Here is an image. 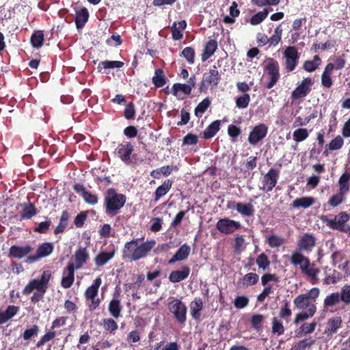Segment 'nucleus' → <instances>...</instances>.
Masks as SVG:
<instances>
[{"instance_id": "7", "label": "nucleus", "mask_w": 350, "mask_h": 350, "mask_svg": "<svg viewBox=\"0 0 350 350\" xmlns=\"http://www.w3.org/2000/svg\"><path fill=\"white\" fill-rule=\"evenodd\" d=\"M279 178V172L274 168H271L265 174L262 181V186L260 189L264 191L269 192L275 186Z\"/></svg>"}, {"instance_id": "39", "label": "nucleus", "mask_w": 350, "mask_h": 350, "mask_svg": "<svg viewBox=\"0 0 350 350\" xmlns=\"http://www.w3.org/2000/svg\"><path fill=\"white\" fill-rule=\"evenodd\" d=\"M36 213V209L32 203H25L23 204V211L21 213L23 219H31Z\"/></svg>"}, {"instance_id": "60", "label": "nucleus", "mask_w": 350, "mask_h": 350, "mask_svg": "<svg viewBox=\"0 0 350 350\" xmlns=\"http://www.w3.org/2000/svg\"><path fill=\"white\" fill-rule=\"evenodd\" d=\"M245 239L243 236H237L234 239V251L237 253H241L245 249Z\"/></svg>"}, {"instance_id": "17", "label": "nucleus", "mask_w": 350, "mask_h": 350, "mask_svg": "<svg viewBox=\"0 0 350 350\" xmlns=\"http://www.w3.org/2000/svg\"><path fill=\"white\" fill-rule=\"evenodd\" d=\"M32 250L33 248L29 245L24 246L12 245L9 250V254L13 258L21 259L27 256Z\"/></svg>"}, {"instance_id": "30", "label": "nucleus", "mask_w": 350, "mask_h": 350, "mask_svg": "<svg viewBox=\"0 0 350 350\" xmlns=\"http://www.w3.org/2000/svg\"><path fill=\"white\" fill-rule=\"evenodd\" d=\"M317 311L316 306H310L306 311L301 312L296 315L294 323L297 324L300 321H306L314 316Z\"/></svg>"}, {"instance_id": "24", "label": "nucleus", "mask_w": 350, "mask_h": 350, "mask_svg": "<svg viewBox=\"0 0 350 350\" xmlns=\"http://www.w3.org/2000/svg\"><path fill=\"white\" fill-rule=\"evenodd\" d=\"M290 260L292 265H298L299 269L308 263L309 259L304 256L300 251L296 250L292 252Z\"/></svg>"}, {"instance_id": "54", "label": "nucleus", "mask_w": 350, "mask_h": 350, "mask_svg": "<svg viewBox=\"0 0 350 350\" xmlns=\"http://www.w3.org/2000/svg\"><path fill=\"white\" fill-rule=\"evenodd\" d=\"M250 101V96L247 94H244L242 96L238 97L236 100V106L238 108L244 109L248 106Z\"/></svg>"}, {"instance_id": "16", "label": "nucleus", "mask_w": 350, "mask_h": 350, "mask_svg": "<svg viewBox=\"0 0 350 350\" xmlns=\"http://www.w3.org/2000/svg\"><path fill=\"white\" fill-rule=\"evenodd\" d=\"M133 150V146L130 142H127L126 144L119 145L116 150V152L123 162L129 163Z\"/></svg>"}, {"instance_id": "34", "label": "nucleus", "mask_w": 350, "mask_h": 350, "mask_svg": "<svg viewBox=\"0 0 350 350\" xmlns=\"http://www.w3.org/2000/svg\"><path fill=\"white\" fill-rule=\"evenodd\" d=\"M172 181L165 180L161 186L158 187L155 191V201H158L161 197L164 196L172 187Z\"/></svg>"}, {"instance_id": "61", "label": "nucleus", "mask_w": 350, "mask_h": 350, "mask_svg": "<svg viewBox=\"0 0 350 350\" xmlns=\"http://www.w3.org/2000/svg\"><path fill=\"white\" fill-rule=\"evenodd\" d=\"M284 332V327L282 323L274 318L272 321V332L280 336L282 335Z\"/></svg>"}, {"instance_id": "49", "label": "nucleus", "mask_w": 350, "mask_h": 350, "mask_svg": "<svg viewBox=\"0 0 350 350\" xmlns=\"http://www.w3.org/2000/svg\"><path fill=\"white\" fill-rule=\"evenodd\" d=\"M268 11L264 10L262 12H259L254 14L250 19V23L252 25H257L262 22L267 16Z\"/></svg>"}, {"instance_id": "59", "label": "nucleus", "mask_w": 350, "mask_h": 350, "mask_svg": "<svg viewBox=\"0 0 350 350\" xmlns=\"http://www.w3.org/2000/svg\"><path fill=\"white\" fill-rule=\"evenodd\" d=\"M344 144L343 139L340 136L336 137L329 144V149L331 150H336L340 149Z\"/></svg>"}, {"instance_id": "20", "label": "nucleus", "mask_w": 350, "mask_h": 350, "mask_svg": "<svg viewBox=\"0 0 350 350\" xmlns=\"http://www.w3.org/2000/svg\"><path fill=\"white\" fill-rule=\"evenodd\" d=\"M315 245V238L309 234H305L298 243L299 251H311Z\"/></svg>"}, {"instance_id": "32", "label": "nucleus", "mask_w": 350, "mask_h": 350, "mask_svg": "<svg viewBox=\"0 0 350 350\" xmlns=\"http://www.w3.org/2000/svg\"><path fill=\"white\" fill-rule=\"evenodd\" d=\"M89 17L88 11L86 8H82L76 13L75 23L78 29L83 27Z\"/></svg>"}, {"instance_id": "43", "label": "nucleus", "mask_w": 350, "mask_h": 350, "mask_svg": "<svg viewBox=\"0 0 350 350\" xmlns=\"http://www.w3.org/2000/svg\"><path fill=\"white\" fill-rule=\"evenodd\" d=\"M321 64V59L318 55H315L312 61H306L304 64V69L308 72L315 70Z\"/></svg>"}, {"instance_id": "8", "label": "nucleus", "mask_w": 350, "mask_h": 350, "mask_svg": "<svg viewBox=\"0 0 350 350\" xmlns=\"http://www.w3.org/2000/svg\"><path fill=\"white\" fill-rule=\"evenodd\" d=\"M349 215L345 212H342L337 215L333 219L323 218V221L326 224L327 226L333 230H338L340 231L346 232V230L344 229V225L349 221Z\"/></svg>"}, {"instance_id": "14", "label": "nucleus", "mask_w": 350, "mask_h": 350, "mask_svg": "<svg viewBox=\"0 0 350 350\" xmlns=\"http://www.w3.org/2000/svg\"><path fill=\"white\" fill-rule=\"evenodd\" d=\"M75 265L73 262H70L63 273V278L61 282L62 286L68 288H70L75 280Z\"/></svg>"}, {"instance_id": "44", "label": "nucleus", "mask_w": 350, "mask_h": 350, "mask_svg": "<svg viewBox=\"0 0 350 350\" xmlns=\"http://www.w3.org/2000/svg\"><path fill=\"white\" fill-rule=\"evenodd\" d=\"M44 33L42 31H36L31 38V43L34 48H40L42 46Z\"/></svg>"}, {"instance_id": "50", "label": "nucleus", "mask_w": 350, "mask_h": 350, "mask_svg": "<svg viewBox=\"0 0 350 350\" xmlns=\"http://www.w3.org/2000/svg\"><path fill=\"white\" fill-rule=\"evenodd\" d=\"M293 139L297 142L305 140L309 135L306 129H298L293 132Z\"/></svg>"}, {"instance_id": "12", "label": "nucleus", "mask_w": 350, "mask_h": 350, "mask_svg": "<svg viewBox=\"0 0 350 350\" xmlns=\"http://www.w3.org/2000/svg\"><path fill=\"white\" fill-rule=\"evenodd\" d=\"M312 84L310 78H305L301 83L293 91L291 97L293 100L304 98L310 91V86Z\"/></svg>"}, {"instance_id": "6", "label": "nucleus", "mask_w": 350, "mask_h": 350, "mask_svg": "<svg viewBox=\"0 0 350 350\" xmlns=\"http://www.w3.org/2000/svg\"><path fill=\"white\" fill-rule=\"evenodd\" d=\"M220 80L219 72L215 66L205 72L201 83L200 90L204 91L208 86L216 87Z\"/></svg>"}, {"instance_id": "21", "label": "nucleus", "mask_w": 350, "mask_h": 350, "mask_svg": "<svg viewBox=\"0 0 350 350\" xmlns=\"http://www.w3.org/2000/svg\"><path fill=\"white\" fill-rule=\"evenodd\" d=\"M89 258V254L85 248H79L75 254V268L80 269Z\"/></svg>"}, {"instance_id": "64", "label": "nucleus", "mask_w": 350, "mask_h": 350, "mask_svg": "<svg viewBox=\"0 0 350 350\" xmlns=\"http://www.w3.org/2000/svg\"><path fill=\"white\" fill-rule=\"evenodd\" d=\"M83 198L85 202L92 205H94L98 202L97 196L88 191L83 193Z\"/></svg>"}, {"instance_id": "57", "label": "nucleus", "mask_w": 350, "mask_h": 350, "mask_svg": "<svg viewBox=\"0 0 350 350\" xmlns=\"http://www.w3.org/2000/svg\"><path fill=\"white\" fill-rule=\"evenodd\" d=\"M256 264L259 269L265 270L269 266L270 262L267 256L265 254H261L256 258Z\"/></svg>"}, {"instance_id": "55", "label": "nucleus", "mask_w": 350, "mask_h": 350, "mask_svg": "<svg viewBox=\"0 0 350 350\" xmlns=\"http://www.w3.org/2000/svg\"><path fill=\"white\" fill-rule=\"evenodd\" d=\"M182 55L187 59L189 64H192L194 62V49L191 47H186L182 51Z\"/></svg>"}, {"instance_id": "27", "label": "nucleus", "mask_w": 350, "mask_h": 350, "mask_svg": "<svg viewBox=\"0 0 350 350\" xmlns=\"http://www.w3.org/2000/svg\"><path fill=\"white\" fill-rule=\"evenodd\" d=\"M102 280L100 278H96L93 284L89 286L85 291V297L87 299L89 298H96L98 295V291L100 286L101 285Z\"/></svg>"}, {"instance_id": "10", "label": "nucleus", "mask_w": 350, "mask_h": 350, "mask_svg": "<svg viewBox=\"0 0 350 350\" xmlns=\"http://www.w3.org/2000/svg\"><path fill=\"white\" fill-rule=\"evenodd\" d=\"M53 251V245L51 243H44L38 246L35 255L27 256L25 262L27 263L34 262L40 258L49 256Z\"/></svg>"}, {"instance_id": "1", "label": "nucleus", "mask_w": 350, "mask_h": 350, "mask_svg": "<svg viewBox=\"0 0 350 350\" xmlns=\"http://www.w3.org/2000/svg\"><path fill=\"white\" fill-rule=\"evenodd\" d=\"M155 245L156 241L153 239L141 242L139 239H134L124 244L123 256L131 260H138L146 257Z\"/></svg>"}, {"instance_id": "19", "label": "nucleus", "mask_w": 350, "mask_h": 350, "mask_svg": "<svg viewBox=\"0 0 350 350\" xmlns=\"http://www.w3.org/2000/svg\"><path fill=\"white\" fill-rule=\"evenodd\" d=\"M342 324V319L340 317H336L331 318L328 320L326 327H325V334L329 338L332 337V336L336 334L338 329L340 327Z\"/></svg>"}, {"instance_id": "4", "label": "nucleus", "mask_w": 350, "mask_h": 350, "mask_svg": "<svg viewBox=\"0 0 350 350\" xmlns=\"http://www.w3.org/2000/svg\"><path fill=\"white\" fill-rule=\"evenodd\" d=\"M168 309L180 323H185L187 319V307L180 299H173L168 304Z\"/></svg>"}, {"instance_id": "51", "label": "nucleus", "mask_w": 350, "mask_h": 350, "mask_svg": "<svg viewBox=\"0 0 350 350\" xmlns=\"http://www.w3.org/2000/svg\"><path fill=\"white\" fill-rule=\"evenodd\" d=\"M344 200L345 194L338 191L329 198L328 203L331 206L336 207L342 203Z\"/></svg>"}, {"instance_id": "11", "label": "nucleus", "mask_w": 350, "mask_h": 350, "mask_svg": "<svg viewBox=\"0 0 350 350\" xmlns=\"http://www.w3.org/2000/svg\"><path fill=\"white\" fill-rule=\"evenodd\" d=\"M268 132V127L264 124L256 126L249 135L248 142L251 145H256L264 139Z\"/></svg>"}, {"instance_id": "41", "label": "nucleus", "mask_w": 350, "mask_h": 350, "mask_svg": "<svg viewBox=\"0 0 350 350\" xmlns=\"http://www.w3.org/2000/svg\"><path fill=\"white\" fill-rule=\"evenodd\" d=\"M120 301L118 299H113L109 305V311L114 318H118L121 313Z\"/></svg>"}, {"instance_id": "23", "label": "nucleus", "mask_w": 350, "mask_h": 350, "mask_svg": "<svg viewBox=\"0 0 350 350\" xmlns=\"http://www.w3.org/2000/svg\"><path fill=\"white\" fill-rule=\"evenodd\" d=\"M204 303L200 297H196L190 304V312L194 319H198L200 317V311L202 310Z\"/></svg>"}, {"instance_id": "22", "label": "nucleus", "mask_w": 350, "mask_h": 350, "mask_svg": "<svg viewBox=\"0 0 350 350\" xmlns=\"http://www.w3.org/2000/svg\"><path fill=\"white\" fill-rule=\"evenodd\" d=\"M190 247L187 244L180 246L176 254L169 260L170 264H172L176 261H180L186 259L190 253Z\"/></svg>"}, {"instance_id": "26", "label": "nucleus", "mask_w": 350, "mask_h": 350, "mask_svg": "<svg viewBox=\"0 0 350 350\" xmlns=\"http://www.w3.org/2000/svg\"><path fill=\"white\" fill-rule=\"evenodd\" d=\"M115 252H100L94 258V262L97 267H101L106 265L114 256Z\"/></svg>"}, {"instance_id": "62", "label": "nucleus", "mask_w": 350, "mask_h": 350, "mask_svg": "<svg viewBox=\"0 0 350 350\" xmlns=\"http://www.w3.org/2000/svg\"><path fill=\"white\" fill-rule=\"evenodd\" d=\"M317 325V323L314 321L310 323H304L301 325L300 329L304 334H309L314 331Z\"/></svg>"}, {"instance_id": "47", "label": "nucleus", "mask_w": 350, "mask_h": 350, "mask_svg": "<svg viewBox=\"0 0 350 350\" xmlns=\"http://www.w3.org/2000/svg\"><path fill=\"white\" fill-rule=\"evenodd\" d=\"M282 29L280 25H278L274 29L273 35L269 38V43L272 46H277L282 39Z\"/></svg>"}, {"instance_id": "46", "label": "nucleus", "mask_w": 350, "mask_h": 350, "mask_svg": "<svg viewBox=\"0 0 350 350\" xmlns=\"http://www.w3.org/2000/svg\"><path fill=\"white\" fill-rule=\"evenodd\" d=\"M340 300V294L334 293L325 297L323 304L325 307H332L337 304Z\"/></svg>"}, {"instance_id": "31", "label": "nucleus", "mask_w": 350, "mask_h": 350, "mask_svg": "<svg viewBox=\"0 0 350 350\" xmlns=\"http://www.w3.org/2000/svg\"><path fill=\"white\" fill-rule=\"evenodd\" d=\"M301 273L313 280H316L318 273H319V270L315 268L314 265L310 263V260L308 261V263H306L305 266L302 267L301 269Z\"/></svg>"}, {"instance_id": "15", "label": "nucleus", "mask_w": 350, "mask_h": 350, "mask_svg": "<svg viewBox=\"0 0 350 350\" xmlns=\"http://www.w3.org/2000/svg\"><path fill=\"white\" fill-rule=\"evenodd\" d=\"M196 84L195 77H192L189 79L187 83H175L172 87L173 95L179 96V92H182L185 95H188L191 93L192 88Z\"/></svg>"}, {"instance_id": "56", "label": "nucleus", "mask_w": 350, "mask_h": 350, "mask_svg": "<svg viewBox=\"0 0 350 350\" xmlns=\"http://www.w3.org/2000/svg\"><path fill=\"white\" fill-rule=\"evenodd\" d=\"M249 304V299L245 296H237L234 300V306L237 309H242Z\"/></svg>"}, {"instance_id": "58", "label": "nucleus", "mask_w": 350, "mask_h": 350, "mask_svg": "<svg viewBox=\"0 0 350 350\" xmlns=\"http://www.w3.org/2000/svg\"><path fill=\"white\" fill-rule=\"evenodd\" d=\"M340 299L345 304L350 303V286L345 285L342 288Z\"/></svg>"}, {"instance_id": "63", "label": "nucleus", "mask_w": 350, "mask_h": 350, "mask_svg": "<svg viewBox=\"0 0 350 350\" xmlns=\"http://www.w3.org/2000/svg\"><path fill=\"white\" fill-rule=\"evenodd\" d=\"M103 326L106 330L113 332L118 329V325L116 322L112 319H105L103 322Z\"/></svg>"}, {"instance_id": "9", "label": "nucleus", "mask_w": 350, "mask_h": 350, "mask_svg": "<svg viewBox=\"0 0 350 350\" xmlns=\"http://www.w3.org/2000/svg\"><path fill=\"white\" fill-rule=\"evenodd\" d=\"M241 227L239 221L229 218L220 219L216 224L217 229L224 234H231Z\"/></svg>"}, {"instance_id": "29", "label": "nucleus", "mask_w": 350, "mask_h": 350, "mask_svg": "<svg viewBox=\"0 0 350 350\" xmlns=\"http://www.w3.org/2000/svg\"><path fill=\"white\" fill-rule=\"evenodd\" d=\"M18 312V308L14 306H9L5 311H0V324L6 323L12 318Z\"/></svg>"}, {"instance_id": "40", "label": "nucleus", "mask_w": 350, "mask_h": 350, "mask_svg": "<svg viewBox=\"0 0 350 350\" xmlns=\"http://www.w3.org/2000/svg\"><path fill=\"white\" fill-rule=\"evenodd\" d=\"M220 122L218 120L212 122L204 131L203 135L205 139L213 137L219 130Z\"/></svg>"}, {"instance_id": "53", "label": "nucleus", "mask_w": 350, "mask_h": 350, "mask_svg": "<svg viewBox=\"0 0 350 350\" xmlns=\"http://www.w3.org/2000/svg\"><path fill=\"white\" fill-rule=\"evenodd\" d=\"M258 279L259 277L256 273H249L244 276L243 282L246 286L254 285L258 282Z\"/></svg>"}, {"instance_id": "13", "label": "nucleus", "mask_w": 350, "mask_h": 350, "mask_svg": "<svg viewBox=\"0 0 350 350\" xmlns=\"http://www.w3.org/2000/svg\"><path fill=\"white\" fill-rule=\"evenodd\" d=\"M267 71L269 75L270 81L267 85L268 89L272 88L279 79V66L276 61L271 60L267 66Z\"/></svg>"}, {"instance_id": "25", "label": "nucleus", "mask_w": 350, "mask_h": 350, "mask_svg": "<svg viewBox=\"0 0 350 350\" xmlns=\"http://www.w3.org/2000/svg\"><path fill=\"white\" fill-rule=\"evenodd\" d=\"M316 340L312 337L305 338L298 342H294L293 350H306L310 349L315 343Z\"/></svg>"}, {"instance_id": "42", "label": "nucleus", "mask_w": 350, "mask_h": 350, "mask_svg": "<svg viewBox=\"0 0 350 350\" xmlns=\"http://www.w3.org/2000/svg\"><path fill=\"white\" fill-rule=\"evenodd\" d=\"M124 66V63L120 61H103L101 62L98 66L99 71H101L102 68L111 69V68H120Z\"/></svg>"}, {"instance_id": "52", "label": "nucleus", "mask_w": 350, "mask_h": 350, "mask_svg": "<svg viewBox=\"0 0 350 350\" xmlns=\"http://www.w3.org/2000/svg\"><path fill=\"white\" fill-rule=\"evenodd\" d=\"M267 243L271 247H276L282 245L284 243V239L277 235H271L267 239Z\"/></svg>"}, {"instance_id": "48", "label": "nucleus", "mask_w": 350, "mask_h": 350, "mask_svg": "<svg viewBox=\"0 0 350 350\" xmlns=\"http://www.w3.org/2000/svg\"><path fill=\"white\" fill-rule=\"evenodd\" d=\"M211 104L208 98H204L200 102L196 108L195 109V114L198 117L202 116V115L206 111Z\"/></svg>"}, {"instance_id": "37", "label": "nucleus", "mask_w": 350, "mask_h": 350, "mask_svg": "<svg viewBox=\"0 0 350 350\" xmlns=\"http://www.w3.org/2000/svg\"><path fill=\"white\" fill-rule=\"evenodd\" d=\"M236 210L238 213L243 216H252L254 214V210L251 204H243L238 202L236 205Z\"/></svg>"}, {"instance_id": "45", "label": "nucleus", "mask_w": 350, "mask_h": 350, "mask_svg": "<svg viewBox=\"0 0 350 350\" xmlns=\"http://www.w3.org/2000/svg\"><path fill=\"white\" fill-rule=\"evenodd\" d=\"M152 83L157 88L163 87L165 84V78L162 70L157 69L155 70L154 76L152 77Z\"/></svg>"}, {"instance_id": "28", "label": "nucleus", "mask_w": 350, "mask_h": 350, "mask_svg": "<svg viewBox=\"0 0 350 350\" xmlns=\"http://www.w3.org/2000/svg\"><path fill=\"white\" fill-rule=\"evenodd\" d=\"M295 307L299 310L304 308H310V306H315L314 304L310 302L309 298L305 295H299L293 301Z\"/></svg>"}, {"instance_id": "2", "label": "nucleus", "mask_w": 350, "mask_h": 350, "mask_svg": "<svg viewBox=\"0 0 350 350\" xmlns=\"http://www.w3.org/2000/svg\"><path fill=\"white\" fill-rule=\"evenodd\" d=\"M126 202V196L117 193L113 189H109L105 198L106 213L111 216L116 215L124 206Z\"/></svg>"}, {"instance_id": "35", "label": "nucleus", "mask_w": 350, "mask_h": 350, "mask_svg": "<svg viewBox=\"0 0 350 350\" xmlns=\"http://www.w3.org/2000/svg\"><path fill=\"white\" fill-rule=\"evenodd\" d=\"M217 48V42L214 40H209L205 46L203 54L202 55V60L206 61L212 55H213Z\"/></svg>"}, {"instance_id": "38", "label": "nucleus", "mask_w": 350, "mask_h": 350, "mask_svg": "<svg viewBox=\"0 0 350 350\" xmlns=\"http://www.w3.org/2000/svg\"><path fill=\"white\" fill-rule=\"evenodd\" d=\"M314 203V199L312 197H303L295 200L293 206L295 208H308Z\"/></svg>"}, {"instance_id": "18", "label": "nucleus", "mask_w": 350, "mask_h": 350, "mask_svg": "<svg viewBox=\"0 0 350 350\" xmlns=\"http://www.w3.org/2000/svg\"><path fill=\"white\" fill-rule=\"evenodd\" d=\"M190 273V269L187 266H183L179 270L172 271L169 275L171 282L176 283L186 279Z\"/></svg>"}, {"instance_id": "33", "label": "nucleus", "mask_w": 350, "mask_h": 350, "mask_svg": "<svg viewBox=\"0 0 350 350\" xmlns=\"http://www.w3.org/2000/svg\"><path fill=\"white\" fill-rule=\"evenodd\" d=\"M187 23L185 21L174 23L172 27V38L176 40L181 39L183 37L181 31L185 29Z\"/></svg>"}, {"instance_id": "36", "label": "nucleus", "mask_w": 350, "mask_h": 350, "mask_svg": "<svg viewBox=\"0 0 350 350\" xmlns=\"http://www.w3.org/2000/svg\"><path fill=\"white\" fill-rule=\"evenodd\" d=\"M350 180V174L344 173L341 175L338 180L339 189L338 191L346 194L349 190V181Z\"/></svg>"}, {"instance_id": "3", "label": "nucleus", "mask_w": 350, "mask_h": 350, "mask_svg": "<svg viewBox=\"0 0 350 350\" xmlns=\"http://www.w3.org/2000/svg\"><path fill=\"white\" fill-rule=\"evenodd\" d=\"M51 275V271H44L42 273L40 279H34L28 283L23 289V293L28 295L32 293L33 291L36 290L41 294V296H43L48 287Z\"/></svg>"}, {"instance_id": "5", "label": "nucleus", "mask_w": 350, "mask_h": 350, "mask_svg": "<svg viewBox=\"0 0 350 350\" xmlns=\"http://www.w3.org/2000/svg\"><path fill=\"white\" fill-rule=\"evenodd\" d=\"M285 68L288 71H293L296 68L299 58V53L295 46H287L284 51Z\"/></svg>"}]
</instances>
